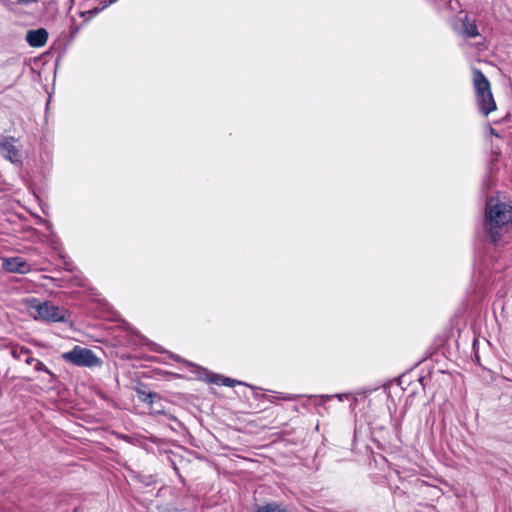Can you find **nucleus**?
<instances>
[{"mask_svg":"<svg viewBox=\"0 0 512 512\" xmlns=\"http://www.w3.org/2000/svg\"><path fill=\"white\" fill-rule=\"evenodd\" d=\"M3 267L8 272L20 274H26L31 270V265L21 257L4 259Z\"/></svg>","mask_w":512,"mask_h":512,"instance_id":"7","label":"nucleus"},{"mask_svg":"<svg viewBox=\"0 0 512 512\" xmlns=\"http://www.w3.org/2000/svg\"><path fill=\"white\" fill-rule=\"evenodd\" d=\"M29 308L34 310L35 319L47 322H65L69 317L68 310L58 307L50 301L40 302L37 298L28 299Z\"/></svg>","mask_w":512,"mask_h":512,"instance_id":"3","label":"nucleus"},{"mask_svg":"<svg viewBox=\"0 0 512 512\" xmlns=\"http://www.w3.org/2000/svg\"><path fill=\"white\" fill-rule=\"evenodd\" d=\"M334 397H337L339 401H343L344 398H348V394L320 395V396L316 397L315 404L316 405H322L326 401H328V400H330V399H332Z\"/></svg>","mask_w":512,"mask_h":512,"instance_id":"16","label":"nucleus"},{"mask_svg":"<svg viewBox=\"0 0 512 512\" xmlns=\"http://www.w3.org/2000/svg\"><path fill=\"white\" fill-rule=\"evenodd\" d=\"M484 230L490 242L497 244L512 228V205L489 199L486 203Z\"/></svg>","mask_w":512,"mask_h":512,"instance_id":"1","label":"nucleus"},{"mask_svg":"<svg viewBox=\"0 0 512 512\" xmlns=\"http://www.w3.org/2000/svg\"><path fill=\"white\" fill-rule=\"evenodd\" d=\"M257 512H287V510L276 502H270L259 506Z\"/></svg>","mask_w":512,"mask_h":512,"instance_id":"13","label":"nucleus"},{"mask_svg":"<svg viewBox=\"0 0 512 512\" xmlns=\"http://www.w3.org/2000/svg\"><path fill=\"white\" fill-rule=\"evenodd\" d=\"M202 379H205L207 382L214 383L217 385H224L227 387H234L236 384H242V382L234 380L229 377H225L219 374H212L209 373L207 375H204Z\"/></svg>","mask_w":512,"mask_h":512,"instance_id":"10","label":"nucleus"},{"mask_svg":"<svg viewBox=\"0 0 512 512\" xmlns=\"http://www.w3.org/2000/svg\"><path fill=\"white\" fill-rule=\"evenodd\" d=\"M10 354L14 359H21L24 355H30L31 350L25 346L12 345L10 348Z\"/></svg>","mask_w":512,"mask_h":512,"instance_id":"12","label":"nucleus"},{"mask_svg":"<svg viewBox=\"0 0 512 512\" xmlns=\"http://www.w3.org/2000/svg\"><path fill=\"white\" fill-rule=\"evenodd\" d=\"M62 358L65 362L78 367L92 368L102 363L92 350L80 346H75L72 350L63 353Z\"/></svg>","mask_w":512,"mask_h":512,"instance_id":"4","label":"nucleus"},{"mask_svg":"<svg viewBox=\"0 0 512 512\" xmlns=\"http://www.w3.org/2000/svg\"><path fill=\"white\" fill-rule=\"evenodd\" d=\"M25 39L31 47H43L48 40V32L45 28L28 30Z\"/></svg>","mask_w":512,"mask_h":512,"instance_id":"8","label":"nucleus"},{"mask_svg":"<svg viewBox=\"0 0 512 512\" xmlns=\"http://www.w3.org/2000/svg\"><path fill=\"white\" fill-rule=\"evenodd\" d=\"M139 398L141 401L150 404V406L156 404V400L160 401V397L157 393L154 392H139Z\"/></svg>","mask_w":512,"mask_h":512,"instance_id":"14","label":"nucleus"},{"mask_svg":"<svg viewBox=\"0 0 512 512\" xmlns=\"http://www.w3.org/2000/svg\"><path fill=\"white\" fill-rule=\"evenodd\" d=\"M465 38H474L479 35L476 21L465 15L461 19V30L459 31Z\"/></svg>","mask_w":512,"mask_h":512,"instance_id":"9","label":"nucleus"},{"mask_svg":"<svg viewBox=\"0 0 512 512\" xmlns=\"http://www.w3.org/2000/svg\"><path fill=\"white\" fill-rule=\"evenodd\" d=\"M34 369L35 371H38V372H45L47 373L52 379H55V375L52 371H50L46 365L40 361V360H37L34 364Z\"/></svg>","mask_w":512,"mask_h":512,"instance_id":"17","label":"nucleus"},{"mask_svg":"<svg viewBox=\"0 0 512 512\" xmlns=\"http://www.w3.org/2000/svg\"><path fill=\"white\" fill-rule=\"evenodd\" d=\"M139 398L141 401L150 404V406L156 404V400L160 401V397L157 393L154 392H139Z\"/></svg>","mask_w":512,"mask_h":512,"instance_id":"15","label":"nucleus"},{"mask_svg":"<svg viewBox=\"0 0 512 512\" xmlns=\"http://www.w3.org/2000/svg\"><path fill=\"white\" fill-rule=\"evenodd\" d=\"M26 356L27 357L25 359V363L28 364V365H31L33 363L35 364V362L38 360V359L33 358V357L29 356V355H26Z\"/></svg>","mask_w":512,"mask_h":512,"instance_id":"20","label":"nucleus"},{"mask_svg":"<svg viewBox=\"0 0 512 512\" xmlns=\"http://www.w3.org/2000/svg\"><path fill=\"white\" fill-rule=\"evenodd\" d=\"M280 398L284 399V400H292L293 399L292 396H281Z\"/></svg>","mask_w":512,"mask_h":512,"instance_id":"21","label":"nucleus"},{"mask_svg":"<svg viewBox=\"0 0 512 512\" xmlns=\"http://www.w3.org/2000/svg\"><path fill=\"white\" fill-rule=\"evenodd\" d=\"M64 264H65L66 270H69V271L72 270L70 267V264L68 262H64Z\"/></svg>","mask_w":512,"mask_h":512,"instance_id":"22","label":"nucleus"},{"mask_svg":"<svg viewBox=\"0 0 512 512\" xmlns=\"http://www.w3.org/2000/svg\"><path fill=\"white\" fill-rule=\"evenodd\" d=\"M81 28H82V25L76 24L75 20L72 19V23H71L70 29H69V37L71 40H73L78 35Z\"/></svg>","mask_w":512,"mask_h":512,"instance_id":"18","label":"nucleus"},{"mask_svg":"<svg viewBox=\"0 0 512 512\" xmlns=\"http://www.w3.org/2000/svg\"><path fill=\"white\" fill-rule=\"evenodd\" d=\"M17 140L12 136H0V154L6 160L16 165H22L23 157Z\"/></svg>","mask_w":512,"mask_h":512,"instance_id":"6","label":"nucleus"},{"mask_svg":"<svg viewBox=\"0 0 512 512\" xmlns=\"http://www.w3.org/2000/svg\"><path fill=\"white\" fill-rule=\"evenodd\" d=\"M160 401L156 400V404L155 405H152L150 406V409H151V412L153 414H165L164 410L162 409L160 403Z\"/></svg>","mask_w":512,"mask_h":512,"instance_id":"19","label":"nucleus"},{"mask_svg":"<svg viewBox=\"0 0 512 512\" xmlns=\"http://www.w3.org/2000/svg\"><path fill=\"white\" fill-rule=\"evenodd\" d=\"M473 85L478 109L483 115L488 116L492 111L496 110V103L493 98L490 82L479 69L473 70Z\"/></svg>","mask_w":512,"mask_h":512,"instance_id":"2","label":"nucleus"},{"mask_svg":"<svg viewBox=\"0 0 512 512\" xmlns=\"http://www.w3.org/2000/svg\"><path fill=\"white\" fill-rule=\"evenodd\" d=\"M118 0H74L75 4L78 5V14L83 18V24H86L94 16L104 10L111 4H114Z\"/></svg>","mask_w":512,"mask_h":512,"instance_id":"5","label":"nucleus"},{"mask_svg":"<svg viewBox=\"0 0 512 512\" xmlns=\"http://www.w3.org/2000/svg\"><path fill=\"white\" fill-rule=\"evenodd\" d=\"M170 357L178 362H184L187 366L191 367L192 368V372H194L197 377L199 379H202L204 377V375H207L208 374V370L205 369V368H202L200 366H197L193 363H190L188 361H185V360H182L180 356L178 355H175V354H170Z\"/></svg>","mask_w":512,"mask_h":512,"instance_id":"11","label":"nucleus"}]
</instances>
